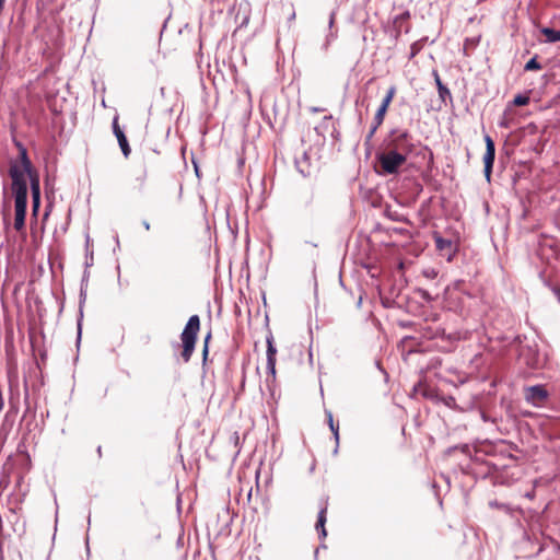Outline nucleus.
Masks as SVG:
<instances>
[{
    "mask_svg": "<svg viewBox=\"0 0 560 560\" xmlns=\"http://www.w3.org/2000/svg\"><path fill=\"white\" fill-rule=\"evenodd\" d=\"M27 197L14 198V229L22 231L25 226Z\"/></svg>",
    "mask_w": 560,
    "mask_h": 560,
    "instance_id": "8",
    "label": "nucleus"
},
{
    "mask_svg": "<svg viewBox=\"0 0 560 560\" xmlns=\"http://www.w3.org/2000/svg\"><path fill=\"white\" fill-rule=\"evenodd\" d=\"M9 175L12 179V191L14 198L16 197H27V183H26V172L21 170V167L16 164H12L9 170Z\"/></svg>",
    "mask_w": 560,
    "mask_h": 560,
    "instance_id": "5",
    "label": "nucleus"
},
{
    "mask_svg": "<svg viewBox=\"0 0 560 560\" xmlns=\"http://www.w3.org/2000/svg\"><path fill=\"white\" fill-rule=\"evenodd\" d=\"M395 93H396V88L394 85H392L387 92H386V95L384 96L383 98V103L389 105L395 96Z\"/></svg>",
    "mask_w": 560,
    "mask_h": 560,
    "instance_id": "19",
    "label": "nucleus"
},
{
    "mask_svg": "<svg viewBox=\"0 0 560 560\" xmlns=\"http://www.w3.org/2000/svg\"><path fill=\"white\" fill-rule=\"evenodd\" d=\"M408 16H409V13H408V12H406V13L401 14V16H400V18H401V19H406V18H408Z\"/></svg>",
    "mask_w": 560,
    "mask_h": 560,
    "instance_id": "30",
    "label": "nucleus"
},
{
    "mask_svg": "<svg viewBox=\"0 0 560 560\" xmlns=\"http://www.w3.org/2000/svg\"><path fill=\"white\" fill-rule=\"evenodd\" d=\"M529 103V96L527 95H523V94H518L514 97L513 100V104L515 106H525Z\"/></svg>",
    "mask_w": 560,
    "mask_h": 560,
    "instance_id": "18",
    "label": "nucleus"
},
{
    "mask_svg": "<svg viewBox=\"0 0 560 560\" xmlns=\"http://www.w3.org/2000/svg\"><path fill=\"white\" fill-rule=\"evenodd\" d=\"M20 152V162H21V170L26 172L30 182H31V192H32V207H33V213L34 215L37 214V211L40 206V185H39V175L34 170L32 162L27 155L26 148L21 144L16 143Z\"/></svg>",
    "mask_w": 560,
    "mask_h": 560,
    "instance_id": "1",
    "label": "nucleus"
},
{
    "mask_svg": "<svg viewBox=\"0 0 560 560\" xmlns=\"http://www.w3.org/2000/svg\"><path fill=\"white\" fill-rule=\"evenodd\" d=\"M326 415H327V418H328L329 428H330L331 432L334 433L336 443L338 444V442H339V432H338L339 428H338V425H336L334 423L332 413L330 411H327Z\"/></svg>",
    "mask_w": 560,
    "mask_h": 560,
    "instance_id": "16",
    "label": "nucleus"
},
{
    "mask_svg": "<svg viewBox=\"0 0 560 560\" xmlns=\"http://www.w3.org/2000/svg\"><path fill=\"white\" fill-rule=\"evenodd\" d=\"M326 513H327V508L326 506H324V508H322L319 510L318 516H317V522H316V525H315V528L318 532L320 538H325L327 536V532H326V528H325Z\"/></svg>",
    "mask_w": 560,
    "mask_h": 560,
    "instance_id": "12",
    "label": "nucleus"
},
{
    "mask_svg": "<svg viewBox=\"0 0 560 560\" xmlns=\"http://www.w3.org/2000/svg\"><path fill=\"white\" fill-rule=\"evenodd\" d=\"M540 32L545 35L547 43L560 42V31H556L550 27H542Z\"/></svg>",
    "mask_w": 560,
    "mask_h": 560,
    "instance_id": "13",
    "label": "nucleus"
},
{
    "mask_svg": "<svg viewBox=\"0 0 560 560\" xmlns=\"http://www.w3.org/2000/svg\"><path fill=\"white\" fill-rule=\"evenodd\" d=\"M24 400L25 402L28 401V390H27V387H25V397H24Z\"/></svg>",
    "mask_w": 560,
    "mask_h": 560,
    "instance_id": "28",
    "label": "nucleus"
},
{
    "mask_svg": "<svg viewBox=\"0 0 560 560\" xmlns=\"http://www.w3.org/2000/svg\"><path fill=\"white\" fill-rule=\"evenodd\" d=\"M388 106L387 104L385 103H381L380 107L377 108L376 113H375V116H374V120H376V125H382L383 121H384V118H385V115H386V112L388 109Z\"/></svg>",
    "mask_w": 560,
    "mask_h": 560,
    "instance_id": "15",
    "label": "nucleus"
},
{
    "mask_svg": "<svg viewBox=\"0 0 560 560\" xmlns=\"http://www.w3.org/2000/svg\"><path fill=\"white\" fill-rule=\"evenodd\" d=\"M553 293L557 296L558 302L560 303V288H553Z\"/></svg>",
    "mask_w": 560,
    "mask_h": 560,
    "instance_id": "24",
    "label": "nucleus"
},
{
    "mask_svg": "<svg viewBox=\"0 0 560 560\" xmlns=\"http://www.w3.org/2000/svg\"><path fill=\"white\" fill-rule=\"evenodd\" d=\"M407 159L408 158L404 156L402 154L392 152L385 148L384 151L376 154V160L381 167L380 173L383 175L397 174L407 162Z\"/></svg>",
    "mask_w": 560,
    "mask_h": 560,
    "instance_id": "4",
    "label": "nucleus"
},
{
    "mask_svg": "<svg viewBox=\"0 0 560 560\" xmlns=\"http://www.w3.org/2000/svg\"><path fill=\"white\" fill-rule=\"evenodd\" d=\"M422 298L427 301H431L432 298L430 296V294L427 292V291H422Z\"/></svg>",
    "mask_w": 560,
    "mask_h": 560,
    "instance_id": "25",
    "label": "nucleus"
},
{
    "mask_svg": "<svg viewBox=\"0 0 560 560\" xmlns=\"http://www.w3.org/2000/svg\"><path fill=\"white\" fill-rule=\"evenodd\" d=\"M200 330V318L198 315L189 317L180 334L182 347L180 357L185 363L189 362L195 351L197 336Z\"/></svg>",
    "mask_w": 560,
    "mask_h": 560,
    "instance_id": "3",
    "label": "nucleus"
},
{
    "mask_svg": "<svg viewBox=\"0 0 560 560\" xmlns=\"http://www.w3.org/2000/svg\"><path fill=\"white\" fill-rule=\"evenodd\" d=\"M524 69L526 71L540 70L541 65L537 61V57H533L526 62Z\"/></svg>",
    "mask_w": 560,
    "mask_h": 560,
    "instance_id": "17",
    "label": "nucleus"
},
{
    "mask_svg": "<svg viewBox=\"0 0 560 560\" xmlns=\"http://www.w3.org/2000/svg\"><path fill=\"white\" fill-rule=\"evenodd\" d=\"M142 225H143V228H144L147 231H149V230L151 229V225H150V223H149L147 220H143V221H142Z\"/></svg>",
    "mask_w": 560,
    "mask_h": 560,
    "instance_id": "26",
    "label": "nucleus"
},
{
    "mask_svg": "<svg viewBox=\"0 0 560 560\" xmlns=\"http://www.w3.org/2000/svg\"><path fill=\"white\" fill-rule=\"evenodd\" d=\"M423 275L427 278L433 279L434 277H436V271L434 269H428V270H424Z\"/></svg>",
    "mask_w": 560,
    "mask_h": 560,
    "instance_id": "23",
    "label": "nucleus"
},
{
    "mask_svg": "<svg viewBox=\"0 0 560 560\" xmlns=\"http://www.w3.org/2000/svg\"><path fill=\"white\" fill-rule=\"evenodd\" d=\"M422 48V45L420 42H415L411 46H410V56H409V59H412L413 57H416V55L419 54V51L421 50Z\"/></svg>",
    "mask_w": 560,
    "mask_h": 560,
    "instance_id": "21",
    "label": "nucleus"
},
{
    "mask_svg": "<svg viewBox=\"0 0 560 560\" xmlns=\"http://www.w3.org/2000/svg\"><path fill=\"white\" fill-rule=\"evenodd\" d=\"M78 334H79V337L81 336V324L79 323L78 324Z\"/></svg>",
    "mask_w": 560,
    "mask_h": 560,
    "instance_id": "29",
    "label": "nucleus"
},
{
    "mask_svg": "<svg viewBox=\"0 0 560 560\" xmlns=\"http://www.w3.org/2000/svg\"><path fill=\"white\" fill-rule=\"evenodd\" d=\"M525 400L534 407H542L549 397L544 385H533L524 388Z\"/></svg>",
    "mask_w": 560,
    "mask_h": 560,
    "instance_id": "6",
    "label": "nucleus"
},
{
    "mask_svg": "<svg viewBox=\"0 0 560 560\" xmlns=\"http://www.w3.org/2000/svg\"><path fill=\"white\" fill-rule=\"evenodd\" d=\"M485 142H486V153L483 155V163H485V177L487 182L491 180V174H492V167L494 163L495 158V145L494 141L489 135L485 136Z\"/></svg>",
    "mask_w": 560,
    "mask_h": 560,
    "instance_id": "7",
    "label": "nucleus"
},
{
    "mask_svg": "<svg viewBox=\"0 0 560 560\" xmlns=\"http://www.w3.org/2000/svg\"><path fill=\"white\" fill-rule=\"evenodd\" d=\"M435 246L439 250H447L448 255L451 256V253L453 252V243L450 240H445L441 236H435Z\"/></svg>",
    "mask_w": 560,
    "mask_h": 560,
    "instance_id": "14",
    "label": "nucleus"
},
{
    "mask_svg": "<svg viewBox=\"0 0 560 560\" xmlns=\"http://www.w3.org/2000/svg\"><path fill=\"white\" fill-rule=\"evenodd\" d=\"M211 339V331H209L207 334V336L205 337V340H203V349H202V357H203V361L207 360V357H208V353H209V341Z\"/></svg>",
    "mask_w": 560,
    "mask_h": 560,
    "instance_id": "20",
    "label": "nucleus"
},
{
    "mask_svg": "<svg viewBox=\"0 0 560 560\" xmlns=\"http://www.w3.org/2000/svg\"><path fill=\"white\" fill-rule=\"evenodd\" d=\"M434 81L438 88L439 97L442 104L446 105L447 100L452 102L451 91L443 84L436 70L433 71Z\"/></svg>",
    "mask_w": 560,
    "mask_h": 560,
    "instance_id": "11",
    "label": "nucleus"
},
{
    "mask_svg": "<svg viewBox=\"0 0 560 560\" xmlns=\"http://www.w3.org/2000/svg\"><path fill=\"white\" fill-rule=\"evenodd\" d=\"M384 148L408 158L415 150L413 138L406 129H393L384 140Z\"/></svg>",
    "mask_w": 560,
    "mask_h": 560,
    "instance_id": "2",
    "label": "nucleus"
},
{
    "mask_svg": "<svg viewBox=\"0 0 560 560\" xmlns=\"http://www.w3.org/2000/svg\"><path fill=\"white\" fill-rule=\"evenodd\" d=\"M267 370L268 372L275 376L276 375V354L277 349L273 345V337L269 335L267 337Z\"/></svg>",
    "mask_w": 560,
    "mask_h": 560,
    "instance_id": "10",
    "label": "nucleus"
},
{
    "mask_svg": "<svg viewBox=\"0 0 560 560\" xmlns=\"http://www.w3.org/2000/svg\"><path fill=\"white\" fill-rule=\"evenodd\" d=\"M380 126L381 125H376V120L373 119V124L371 126L369 133L366 135L365 142H370L372 140L373 136L375 135Z\"/></svg>",
    "mask_w": 560,
    "mask_h": 560,
    "instance_id": "22",
    "label": "nucleus"
},
{
    "mask_svg": "<svg viewBox=\"0 0 560 560\" xmlns=\"http://www.w3.org/2000/svg\"><path fill=\"white\" fill-rule=\"evenodd\" d=\"M334 20H335V14H334V13H331V14H330V20H329V26H332V24H334Z\"/></svg>",
    "mask_w": 560,
    "mask_h": 560,
    "instance_id": "27",
    "label": "nucleus"
},
{
    "mask_svg": "<svg viewBox=\"0 0 560 560\" xmlns=\"http://www.w3.org/2000/svg\"><path fill=\"white\" fill-rule=\"evenodd\" d=\"M113 131L118 140V143H119V147L121 149L124 156L127 159L131 153V149L129 147L127 137L125 136L124 131L120 129V127L118 125L117 117H115L113 120Z\"/></svg>",
    "mask_w": 560,
    "mask_h": 560,
    "instance_id": "9",
    "label": "nucleus"
}]
</instances>
